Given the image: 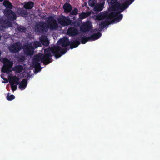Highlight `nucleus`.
Returning <instances> with one entry per match:
<instances>
[{
  "instance_id": "9",
  "label": "nucleus",
  "mask_w": 160,
  "mask_h": 160,
  "mask_svg": "<svg viewBox=\"0 0 160 160\" xmlns=\"http://www.w3.org/2000/svg\"><path fill=\"white\" fill-rule=\"evenodd\" d=\"M21 46L19 42H18L15 44L12 45L9 47L10 51L13 52H18L21 49Z\"/></svg>"
},
{
  "instance_id": "6",
  "label": "nucleus",
  "mask_w": 160,
  "mask_h": 160,
  "mask_svg": "<svg viewBox=\"0 0 160 160\" xmlns=\"http://www.w3.org/2000/svg\"><path fill=\"white\" fill-rule=\"evenodd\" d=\"M120 13V12H113L110 13L109 14H104L102 15H98L97 16V18L100 20L102 18H105L107 19H114L115 17L118 15Z\"/></svg>"
},
{
  "instance_id": "26",
  "label": "nucleus",
  "mask_w": 160,
  "mask_h": 160,
  "mask_svg": "<svg viewBox=\"0 0 160 160\" xmlns=\"http://www.w3.org/2000/svg\"><path fill=\"white\" fill-rule=\"evenodd\" d=\"M90 15V13L88 12L87 13H81L80 15V18L81 20L84 19L87 17H88ZM82 21L81 20V22Z\"/></svg>"
},
{
  "instance_id": "32",
  "label": "nucleus",
  "mask_w": 160,
  "mask_h": 160,
  "mask_svg": "<svg viewBox=\"0 0 160 160\" xmlns=\"http://www.w3.org/2000/svg\"><path fill=\"white\" fill-rule=\"evenodd\" d=\"M78 12V10L76 8H74L72 10L71 14L72 15H76L77 14Z\"/></svg>"
},
{
  "instance_id": "11",
  "label": "nucleus",
  "mask_w": 160,
  "mask_h": 160,
  "mask_svg": "<svg viewBox=\"0 0 160 160\" xmlns=\"http://www.w3.org/2000/svg\"><path fill=\"white\" fill-rule=\"evenodd\" d=\"M69 42L68 39L67 38H64L60 40L58 42V45H61L63 47H65L68 46L69 44Z\"/></svg>"
},
{
  "instance_id": "25",
  "label": "nucleus",
  "mask_w": 160,
  "mask_h": 160,
  "mask_svg": "<svg viewBox=\"0 0 160 160\" xmlns=\"http://www.w3.org/2000/svg\"><path fill=\"white\" fill-rule=\"evenodd\" d=\"M3 5L6 8H11L12 7V4L8 1H4L3 3Z\"/></svg>"
},
{
  "instance_id": "16",
  "label": "nucleus",
  "mask_w": 160,
  "mask_h": 160,
  "mask_svg": "<svg viewBox=\"0 0 160 160\" xmlns=\"http://www.w3.org/2000/svg\"><path fill=\"white\" fill-rule=\"evenodd\" d=\"M104 3L105 2H104L102 3L98 4L95 6L94 8V11L97 12H100L102 11L104 8Z\"/></svg>"
},
{
  "instance_id": "20",
  "label": "nucleus",
  "mask_w": 160,
  "mask_h": 160,
  "mask_svg": "<svg viewBox=\"0 0 160 160\" xmlns=\"http://www.w3.org/2000/svg\"><path fill=\"white\" fill-rule=\"evenodd\" d=\"M40 39L42 44L44 45L48 46L49 44V42L46 37L42 36Z\"/></svg>"
},
{
  "instance_id": "22",
  "label": "nucleus",
  "mask_w": 160,
  "mask_h": 160,
  "mask_svg": "<svg viewBox=\"0 0 160 160\" xmlns=\"http://www.w3.org/2000/svg\"><path fill=\"white\" fill-rule=\"evenodd\" d=\"M63 8L66 12H70L72 9V6L69 4H66L64 5Z\"/></svg>"
},
{
  "instance_id": "2",
  "label": "nucleus",
  "mask_w": 160,
  "mask_h": 160,
  "mask_svg": "<svg viewBox=\"0 0 160 160\" xmlns=\"http://www.w3.org/2000/svg\"><path fill=\"white\" fill-rule=\"evenodd\" d=\"M57 23L56 21L54 18H50L47 21L45 24L40 23L35 26V28L37 32H41L44 31H46L49 28L51 29H55L57 28Z\"/></svg>"
},
{
  "instance_id": "14",
  "label": "nucleus",
  "mask_w": 160,
  "mask_h": 160,
  "mask_svg": "<svg viewBox=\"0 0 160 160\" xmlns=\"http://www.w3.org/2000/svg\"><path fill=\"white\" fill-rule=\"evenodd\" d=\"M102 36V34L100 32H98L92 35L89 37L90 41H93L99 38Z\"/></svg>"
},
{
  "instance_id": "31",
  "label": "nucleus",
  "mask_w": 160,
  "mask_h": 160,
  "mask_svg": "<svg viewBox=\"0 0 160 160\" xmlns=\"http://www.w3.org/2000/svg\"><path fill=\"white\" fill-rule=\"evenodd\" d=\"M18 30L21 32H24L25 31V28L22 26H20L18 28Z\"/></svg>"
},
{
  "instance_id": "36",
  "label": "nucleus",
  "mask_w": 160,
  "mask_h": 160,
  "mask_svg": "<svg viewBox=\"0 0 160 160\" xmlns=\"http://www.w3.org/2000/svg\"><path fill=\"white\" fill-rule=\"evenodd\" d=\"M3 1V0H0V2H2Z\"/></svg>"
},
{
  "instance_id": "7",
  "label": "nucleus",
  "mask_w": 160,
  "mask_h": 160,
  "mask_svg": "<svg viewBox=\"0 0 160 160\" xmlns=\"http://www.w3.org/2000/svg\"><path fill=\"white\" fill-rule=\"evenodd\" d=\"M92 28V25L90 22H86L82 26H81V32L87 33L90 31Z\"/></svg>"
},
{
  "instance_id": "10",
  "label": "nucleus",
  "mask_w": 160,
  "mask_h": 160,
  "mask_svg": "<svg viewBox=\"0 0 160 160\" xmlns=\"http://www.w3.org/2000/svg\"><path fill=\"white\" fill-rule=\"evenodd\" d=\"M58 22L62 26H67L71 23V20L64 17L59 18L58 19Z\"/></svg>"
},
{
  "instance_id": "30",
  "label": "nucleus",
  "mask_w": 160,
  "mask_h": 160,
  "mask_svg": "<svg viewBox=\"0 0 160 160\" xmlns=\"http://www.w3.org/2000/svg\"><path fill=\"white\" fill-rule=\"evenodd\" d=\"M7 98L8 100H11L15 98V97L13 95H10L8 94L7 96Z\"/></svg>"
},
{
  "instance_id": "5",
  "label": "nucleus",
  "mask_w": 160,
  "mask_h": 160,
  "mask_svg": "<svg viewBox=\"0 0 160 160\" xmlns=\"http://www.w3.org/2000/svg\"><path fill=\"white\" fill-rule=\"evenodd\" d=\"M1 61L3 62L4 64L2 69V71L7 73L10 72L11 71V69L13 64L12 61H10L6 58L1 59Z\"/></svg>"
},
{
  "instance_id": "35",
  "label": "nucleus",
  "mask_w": 160,
  "mask_h": 160,
  "mask_svg": "<svg viewBox=\"0 0 160 160\" xmlns=\"http://www.w3.org/2000/svg\"><path fill=\"white\" fill-rule=\"evenodd\" d=\"M5 82V83L8 82V81H7V80H6V81Z\"/></svg>"
},
{
  "instance_id": "12",
  "label": "nucleus",
  "mask_w": 160,
  "mask_h": 160,
  "mask_svg": "<svg viewBox=\"0 0 160 160\" xmlns=\"http://www.w3.org/2000/svg\"><path fill=\"white\" fill-rule=\"evenodd\" d=\"M110 9L112 11H118L119 10V3L118 2H110Z\"/></svg>"
},
{
  "instance_id": "17",
  "label": "nucleus",
  "mask_w": 160,
  "mask_h": 160,
  "mask_svg": "<svg viewBox=\"0 0 160 160\" xmlns=\"http://www.w3.org/2000/svg\"><path fill=\"white\" fill-rule=\"evenodd\" d=\"M67 33L69 35L74 36L77 34L78 33V31L74 28H70L68 29Z\"/></svg>"
},
{
  "instance_id": "1",
  "label": "nucleus",
  "mask_w": 160,
  "mask_h": 160,
  "mask_svg": "<svg viewBox=\"0 0 160 160\" xmlns=\"http://www.w3.org/2000/svg\"><path fill=\"white\" fill-rule=\"evenodd\" d=\"M66 52L65 49H61L59 46H54L51 48L45 49L44 56H42L41 54H39L34 57L32 63L36 70L40 71V62L46 64H48L51 62L50 58L52 56L51 53L53 54L56 58H57L64 54Z\"/></svg>"
},
{
  "instance_id": "13",
  "label": "nucleus",
  "mask_w": 160,
  "mask_h": 160,
  "mask_svg": "<svg viewBox=\"0 0 160 160\" xmlns=\"http://www.w3.org/2000/svg\"><path fill=\"white\" fill-rule=\"evenodd\" d=\"M111 23L110 21L109 20H105L101 22L99 25V29L101 28V29L99 31H101L102 30L105 28L106 26H108Z\"/></svg>"
},
{
  "instance_id": "18",
  "label": "nucleus",
  "mask_w": 160,
  "mask_h": 160,
  "mask_svg": "<svg viewBox=\"0 0 160 160\" xmlns=\"http://www.w3.org/2000/svg\"><path fill=\"white\" fill-rule=\"evenodd\" d=\"M0 24L2 27L4 28H8L9 27L12 26L9 22L7 21H4L3 20H1L0 21Z\"/></svg>"
},
{
  "instance_id": "29",
  "label": "nucleus",
  "mask_w": 160,
  "mask_h": 160,
  "mask_svg": "<svg viewBox=\"0 0 160 160\" xmlns=\"http://www.w3.org/2000/svg\"><path fill=\"white\" fill-rule=\"evenodd\" d=\"M18 13L22 14V15L23 16V15L26 14L27 11L25 10H23L22 8H20L18 10Z\"/></svg>"
},
{
  "instance_id": "15",
  "label": "nucleus",
  "mask_w": 160,
  "mask_h": 160,
  "mask_svg": "<svg viewBox=\"0 0 160 160\" xmlns=\"http://www.w3.org/2000/svg\"><path fill=\"white\" fill-rule=\"evenodd\" d=\"M127 2H125L124 3L121 4L119 3V9L120 10V11H117V12H121L124 11L129 6V4L127 3Z\"/></svg>"
},
{
  "instance_id": "28",
  "label": "nucleus",
  "mask_w": 160,
  "mask_h": 160,
  "mask_svg": "<svg viewBox=\"0 0 160 160\" xmlns=\"http://www.w3.org/2000/svg\"><path fill=\"white\" fill-rule=\"evenodd\" d=\"M96 0H89L88 1V4L90 6L93 7L96 4Z\"/></svg>"
},
{
  "instance_id": "3",
  "label": "nucleus",
  "mask_w": 160,
  "mask_h": 160,
  "mask_svg": "<svg viewBox=\"0 0 160 160\" xmlns=\"http://www.w3.org/2000/svg\"><path fill=\"white\" fill-rule=\"evenodd\" d=\"M8 79L11 83L12 90L14 91L17 88V85L19 84V88L21 89H24L27 85V81L26 80H23L22 82L19 83V78L16 76L9 75L8 76Z\"/></svg>"
},
{
  "instance_id": "23",
  "label": "nucleus",
  "mask_w": 160,
  "mask_h": 160,
  "mask_svg": "<svg viewBox=\"0 0 160 160\" xmlns=\"http://www.w3.org/2000/svg\"><path fill=\"white\" fill-rule=\"evenodd\" d=\"M90 41L89 37H81V43L82 44H84L86 43L88 41Z\"/></svg>"
},
{
  "instance_id": "27",
  "label": "nucleus",
  "mask_w": 160,
  "mask_h": 160,
  "mask_svg": "<svg viewBox=\"0 0 160 160\" xmlns=\"http://www.w3.org/2000/svg\"><path fill=\"white\" fill-rule=\"evenodd\" d=\"M23 69V67L21 66H17L15 68V70L18 73H19L22 72Z\"/></svg>"
},
{
  "instance_id": "8",
  "label": "nucleus",
  "mask_w": 160,
  "mask_h": 160,
  "mask_svg": "<svg viewBox=\"0 0 160 160\" xmlns=\"http://www.w3.org/2000/svg\"><path fill=\"white\" fill-rule=\"evenodd\" d=\"M4 13L8 19L13 20L17 18L15 13L10 10L6 9L4 11Z\"/></svg>"
},
{
  "instance_id": "19",
  "label": "nucleus",
  "mask_w": 160,
  "mask_h": 160,
  "mask_svg": "<svg viewBox=\"0 0 160 160\" xmlns=\"http://www.w3.org/2000/svg\"><path fill=\"white\" fill-rule=\"evenodd\" d=\"M123 15L122 14H118L116 17H115L114 19L110 21L111 23L114 22H118L120 21L122 18Z\"/></svg>"
},
{
  "instance_id": "21",
  "label": "nucleus",
  "mask_w": 160,
  "mask_h": 160,
  "mask_svg": "<svg viewBox=\"0 0 160 160\" xmlns=\"http://www.w3.org/2000/svg\"><path fill=\"white\" fill-rule=\"evenodd\" d=\"M34 5V3L32 2H29L27 3H25L24 7L25 8L27 9H30L32 8Z\"/></svg>"
},
{
  "instance_id": "34",
  "label": "nucleus",
  "mask_w": 160,
  "mask_h": 160,
  "mask_svg": "<svg viewBox=\"0 0 160 160\" xmlns=\"http://www.w3.org/2000/svg\"><path fill=\"white\" fill-rule=\"evenodd\" d=\"M118 0H111L110 2H117Z\"/></svg>"
},
{
  "instance_id": "24",
  "label": "nucleus",
  "mask_w": 160,
  "mask_h": 160,
  "mask_svg": "<svg viewBox=\"0 0 160 160\" xmlns=\"http://www.w3.org/2000/svg\"><path fill=\"white\" fill-rule=\"evenodd\" d=\"M70 45V48L72 49L77 47L79 45V42L77 41H75L72 42Z\"/></svg>"
},
{
  "instance_id": "33",
  "label": "nucleus",
  "mask_w": 160,
  "mask_h": 160,
  "mask_svg": "<svg viewBox=\"0 0 160 160\" xmlns=\"http://www.w3.org/2000/svg\"><path fill=\"white\" fill-rule=\"evenodd\" d=\"M134 0H128L126 1L125 2H127V3L129 4V5L132 3Z\"/></svg>"
},
{
  "instance_id": "4",
  "label": "nucleus",
  "mask_w": 160,
  "mask_h": 160,
  "mask_svg": "<svg viewBox=\"0 0 160 160\" xmlns=\"http://www.w3.org/2000/svg\"><path fill=\"white\" fill-rule=\"evenodd\" d=\"M40 43L38 42H35L32 43H27L24 45L23 48L24 52L28 55H32L33 53L34 48L40 46Z\"/></svg>"
}]
</instances>
